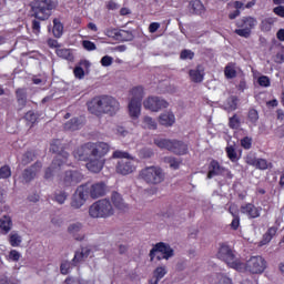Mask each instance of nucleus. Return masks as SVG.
<instances>
[{
    "mask_svg": "<svg viewBox=\"0 0 284 284\" xmlns=\"http://www.w3.org/2000/svg\"><path fill=\"white\" fill-rule=\"evenodd\" d=\"M84 119L83 118H73L69 122L65 123V130L77 131L83 126Z\"/></svg>",
    "mask_w": 284,
    "mask_h": 284,
    "instance_id": "nucleus-33",
    "label": "nucleus"
},
{
    "mask_svg": "<svg viewBox=\"0 0 284 284\" xmlns=\"http://www.w3.org/2000/svg\"><path fill=\"white\" fill-rule=\"evenodd\" d=\"M164 163H166L172 170H179L181 165V160L174 156H165L163 158Z\"/></svg>",
    "mask_w": 284,
    "mask_h": 284,
    "instance_id": "nucleus-39",
    "label": "nucleus"
},
{
    "mask_svg": "<svg viewBox=\"0 0 284 284\" xmlns=\"http://www.w3.org/2000/svg\"><path fill=\"white\" fill-rule=\"evenodd\" d=\"M174 256V250L172 246L164 242L156 243L150 251V260L154 261L156 257L159 261L162 258L170 260Z\"/></svg>",
    "mask_w": 284,
    "mask_h": 284,
    "instance_id": "nucleus-8",
    "label": "nucleus"
},
{
    "mask_svg": "<svg viewBox=\"0 0 284 284\" xmlns=\"http://www.w3.org/2000/svg\"><path fill=\"white\" fill-rule=\"evenodd\" d=\"M33 159H34L33 152L31 151L27 152L22 158L23 165H28V163H31V161H33Z\"/></svg>",
    "mask_w": 284,
    "mask_h": 284,
    "instance_id": "nucleus-54",
    "label": "nucleus"
},
{
    "mask_svg": "<svg viewBox=\"0 0 284 284\" xmlns=\"http://www.w3.org/2000/svg\"><path fill=\"white\" fill-rule=\"evenodd\" d=\"M114 62V58L109 55V54H105L103 55L101 59H100V64L103 67V68H109L113 64Z\"/></svg>",
    "mask_w": 284,
    "mask_h": 284,
    "instance_id": "nucleus-45",
    "label": "nucleus"
},
{
    "mask_svg": "<svg viewBox=\"0 0 284 284\" xmlns=\"http://www.w3.org/2000/svg\"><path fill=\"white\" fill-rule=\"evenodd\" d=\"M235 33L242 38H250L252 30L257 26V21L253 17H243L236 23Z\"/></svg>",
    "mask_w": 284,
    "mask_h": 284,
    "instance_id": "nucleus-9",
    "label": "nucleus"
},
{
    "mask_svg": "<svg viewBox=\"0 0 284 284\" xmlns=\"http://www.w3.org/2000/svg\"><path fill=\"white\" fill-rule=\"evenodd\" d=\"M82 186H87V195L91 196L92 200H98L100 197L105 196L108 191L106 184L104 182L82 184Z\"/></svg>",
    "mask_w": 284,
    "mask_h": 284,
    "instance_id": "nucleus-11",
    "label": "nucleus"
},
{
    "mask_svg": "<svg viewBox=\"0 0 284 284\" xmlns=\"http://www.w3.org/2000/svg\"><path fill=\"white\" fill-rule=\"evenodd\" d=\"M87 106L89 112L95 116H103V114L113 116L116 115L121 109L120 102L109 95L93 98L89 103H87Z\"/></svg>",
    "mask_w": 284,
    "mask_h": 284,
    "instance_id": "nucleus-1",
    "label": "nucleus"
},
{
    "mask_svg": "<svg viewBox=\"0 0 284 284\" xmlns=\"http://www.w3.org/2000/svg\"><path fill=\"white\" fill-rule=\"evenodd\" d=\"M13 227L12 217L10 215H3L0 217V234L7 235Z\"/></svg>",
    "mask_w": 284,
    "mask_h": 284,
    "instance_id": "nucleus-29",
    "label": "nucleus"
},
{
    "mask_svg": "<svg viewBox=\"0 0 284 284\" xmlns=\"http://www.w3.org/2000/svg\"><path fill=\"white\" fill-rule=\"evenodd\" d=\"M276 22L275 18H266L262 21L261 23V29L264 32H270L274 26V23Z\"/></svg>",
    "mask_w": 284,
    "mask_h": 284,
    "instance_id": "nucleus-40",
    "label": "nucleus"
},
{
    "mask_svg": "<svg viewBox=\"0 0 284 284\" xmlns=\"http://www.w3.org/2000/svg\"><path fill=\"white\" fill-rule=\"evenodd\" d=\"M68 200V194L64 191L55 192L54 194V201L59 203L60 205H63L64 202Z\"/></svg>",
    "mask_w": 284,
    "mask_h": 284,
    "instance_id": "nucleus-43",
    "label": "nucleus"
},
{
    "mask_svg": "<svg viewBox=\"0 0 284 284\" xmlns=\"http://www.w3.org/2000/svg\"><path fill=\"white\" fill-rule=\"evenodd\" d=\"M103 168H104V159H98V158L91 156L89 159V162H87V170H89V172H92L93 174H99V172H101Z\"/></svg>",
    "mask_w": 284,
    "mask_h": 284,
    "instance_id": "nucleus-17",
    "label": "nucleus"
},
{
    "mask_svg": "<svg viewBox=\"0 0 284 284\" xmlns=\"http://www.w3.org/2000/svg\"><path fill=\"white\" fill-rule=\"evenodd\" d=\"M240 125H241V121L236 114L230 119V126L232 129H239Z\"/></svg>",
    "mask_w": 284,
    "mask_h": 284,
    "instance_id": "nucleus-56",
    "label": "nucleus"
},
{
    "mask_svg": "<svg viewBox=\"0 0 284 284\" xmlns=\"http://www.w3.org/2000/svg\"><path fill=\"white\" fill-rule=\"evenodd\" d=\"M105 7L109 11H116L121 8V6L118 2H115L114 0H109L106 2Z\"/></svg>",
    "mask_w": 284,
    "mask_h": 284,
    "instance_id": "nucleus-52",
    "label": "nucleus"
},
{
    "mask_svg": "<svg viewBox=\"0 0 284 284\" xmlns=\"http://www.w3.org/2000/svg\"><path fill=\"white\" fill-rule=\"evenodd\" d=\"M91 150V158L103 159L110 152V145L105 142H89Z\"/></svg>",
    "mask_w": 284,
    "mask_h": 284,
    "instance_id": "nucleus-14",
    "label": "nucleus"
},
{
    "mask_svg": "<svg viewBox=\"0 0 284 284\" xmlns=\"http://www.w3.org/2000/svg\"><path fill=\"white\" fill-rule=\"evenodd\" d=\"M153 143L160 148V149H164V150H169L171 152H173L174 145H178L179 143H176L174 140H170V139H164V138H155L153 140Z\"/></svg>",
    "mask_w": 284,
    "mask_h": 284,
    "instance_id": "nucleus-27",
    "label": "nucleus"
},
{
    "mask_svg": "<svg viewBox=\"0 0 284 284\" xmlns=\"http://www.w3.org/2000/svg\"><path fill=\"white\" fill-rule=\"evenodd\" d=\"M241 144L244 149L248 150L252 146V139L246 136L241 141Z\"/></svg>",
    "mask_w": 284,
    "mask_h": 284,
    "instance_id": "nucleus-62",
    "label": "nucleus"
},
{
    "mask_svg": "<svg viewBox=\"0 0 284 284\" xmlns=\"http://www.w3.org/2000/svg\"><path fill=\"white\" fill-rule=\"evenodd\" d=\"M111 202L113 206L121 212H125L129 210V205L124 202L122 195L118 192L112 193Z\"/></svg>",
    "mask_w": 284,
    "mask_h": 284,
    "instance_id": "nucleus-23",
    "label": "nucleus"
},
{
    "mask_svg": "<svg viewBox=\"0 0 284 284\" xmlns=\"http://www.w3.org/2000/svg\"><path fill=\"white\" fill-rule=\"evenodd\" d=\"M209 284H233L231 277L224 273H213L207 278Z\"/></svg>",
    "mask_w": 284,
    "mask_h": 284,
    "instance_id": "nucleus-26",
    "label": "nucleus"
},
{
    "mask_svg": "<svg viewBox=\"0 0 284 284\" xmlns=\"http://www.w3.org/2000/svg\"><path fill=\"white\" fill-rule=\"evenodd\" d=\"M173 142L178 143L176 145H173L172 152L178 154V155H185L187 154V144L179 141V140H173Z\"/></svg>",
    "mask_w": 284,
    "mask_h": 284,
    "instance_id": "nucleus-34",
    "label": "nucleus"
},
{
    "mask_svg": "<svg viewBox=\"0 0 284 284\" xmlns=\"http://www.w3.org/2000/svg\"><path fill=\"white\" fill-rule=\"evenodd\" d=\"M143 106L152 112H159L162 109H168L170 103L161 98L151 97L143 102Z\"/></svg>",
    "mask_w": 284,
    "mask_h": 284,
    "instance_id": "nucleus-13",
    "label": "nucleus"
},
{
    "mask_svg": "<svg viewBox=\"0 0 284 284\" xmlns=\"http://www.w3.org/2000/svg\"><path fill=\"white\" fill-rule=\"evenodd\" d=\"M141 126L143 129H148V130H156L158 129V122L154 119H152L151 116H144L142 119Z\"/></svg>",
    "mask_w": 284,
    "mask_h": 284,
    "instance_id": "nucleus-35",
    "label": "nucleus"
},
{
    "mask_svg": "<svg viewBox=\"0 0 284 284\" xmlns=\"http://www.w3.org/2000/svg\"><path fill=\"white\" fill-rule=\"evenodd\" d=\"M41 168H42V164L40 162H37L31 168L24 170L22 174L23 183H30V181H33L34 176H37L38 172H40Z\"/></svg>",
    "mask_w": 284,
    "mask_h": 284,
    "instance_id": "nucleus-18",
    "label": "nucleus"
},
{
    "mask_svg": "<svg viewBox=\"0 0 284 284\" xmlns=\"http://www.w3.org/2000/svg\"><path fill=\"white\" fill-rule=\"evenodd\" d=\"M73 156L80 161H88L91 158L90 142L74 150Z\"/></svg>",
    "mask_w": 284,
    "mask_h": 284,
    "instance_id": "nucleus-21",
    "label": "nucleus"
},
{
    "mask_svg": "<svg viewBox=\"0 0 284 284\" xmlns=\"http://www.w3.org/2000/svg\"><path fill=\"white\" fill-rule=\"evenodd\" d=\"M236 108H237V99L235 97H231L225 104V109L229 112H232L236 110Z\"/></svg>",
    "mask_w": 284,
    "mask_h": 284,
    "instance_id": "nucleus-46",
    "label": "nucleus"
},
{
    "mask_svg": "<svg viewBox=\"0 0 284 284\" xmlns=\"http://www.w3.org/2000/svg\"><path fill=\"white\" fill-rule=\"evenodd\" d=\"M128 110L130 118H132L133 120H138L141 116L142 103L129 101Z\"/></svg>",
    "mask_w": 284,
    "mask_h": 284,
    "instance_id": "nucleus-28",
    "label": "nucleus"
},
{
    "mask_svg": "<svg viewBox=\"0 0 284 284\" xmlns=\"http://www.w3.org/2000/svg\"><path fill=\"white\" fill-rule=\"evenodd\" d=\"M72 268V264L70 261H63L61 264V273L63 275H68Z\"/></svg>",
    "mask_w": 284,
    "mask_h": 284,
    "instance_id": "nucleus-49",
    "label": "nucleus"
},
{
    "mask_svg": "<svg viewBox=\"0 0 284 284\" xmlns=\"http://www.w3.org/2000/svg\"><path fill=\"white\" fill-rule=\"evenodd\" d=\"M191 7L194 14L201 16L205 12V8L200 0H193Z\"/></svg>",
    "mask_w": 284,
    "mask_h": 284,
    "instance_id": "nucleus-38",
    "label": "nucleus"
},
{
    "mask_svg": "<svg viewBox=\"0 0 284 284\" xmlns=\"http://www.w3.org/2000/svg\"><path fill=\"white\" fill-rule=\"evenodd\" d=\"M166 274H168V266H158V267L153 271V276H154L158 281H161L162 278H164Z\"/></svg>",
    "mask_w": 284,
    "mask_h": 284,
    "instance_id": "nucleus-41",
    "label": "nucleus"
},
{
    "mask_svg": "<svg viewBox=\"0 0 284 284\" xmlns=\"http://www.w3.org/2000/svg\"><path fill=\"white\" fill-rule=\"evenodd\" d=\"M21 257L20 252H18L17 250H11L10 254H9V260L13 261V262H18Z\"/></svg>",
    "mask_w": 284,
    "mask_h": 284,
    "instance_id": "nucleus-59",
    "label": "nucleus"
},
{
    "mask_svg": "<svg viewBox=\"0 0 284 284\" xmlns=\"http://www.w3.org/2000/svg\"><path fill=\"white\" fill-rule=\"evenodd\" d=\"M73 74L78 79H83L84 78V71L81 67H75V69H73Z\"/></svg>",
    "mask_w": 284,
    "mask_h": 284,
    "instance_id": "nucleus-61",
    "label": "nucleus"
},
{
    "mask_svg": "<svg viewBox=\"0 0 284 284\" xmlns=\"http://www.w3.org/2000/svg\"><path fill=\"white\" fill-rule=\"evenodd\" d=\"M64 26L60 21V19H53V34L55 38L60 39L63 34Z\"/></svg>",
    "mask_w": 284,
    "mask_h": 284,
    "instance_id": "nucleus-36",
    "label": "nucleus"
},
{
    "mask_svg": "<svg viewBox=\"0 0 284 284\" xmlns=\"http://www.w3.org/2000/svg\"><path fill=\"white\" fill-rule=\"evenodd\" d=\"M83 175L79 171H67L63 178V182L65 186H74L81 183Z\"/></svg>",
    "mask_w": 284,
    "mask_h": 284,
    "instance_id": "nucleus-15",
    "label": "nucleus"
},
{
    "mask_svg": "<svg viewBox=\"0 0 284 284\" xmlns=\"http://www.w3.org/2000/svg\"><path fill=\"white\" fill-rule=\"evenodd\" d=\"M37 119H38L37 115L32 111H30L26 114V120L31 123H34L37 121Z\"/></svg>",
    "mask_w": 284,
    "mask_h": 284,
    "instance_id": "nucleus-64",
    "label": "nucleus"
},
{
    "mask_svg": "<svg viewBox=\"0 0 284 284\" xmlns=\"http://www.w3.org/2000/svg\"><path fill=\"white\" fill-rule=\"evenodd\" d=\"M16 97L18 104L21 106V109L24 108L27 104V91L23 89H18L16 91Z\"/></svg>",
    "mask_w": 284,
    "mask_h": 284,
    "instance_id": "nucleus-37",
    "label": "nucleus"
},
{
    "mask_svg": "<svg viewBox=\"0 0 284 284\" xmlns=\"http://www.w3.org/2000/svg\"><path fill=\"white\" fill-rule=\"evenodd\" d=\"M241 213L248 216V219H257L261 216V209L252 203H246L241 206Z\"/></svg>",
    "mask_w": 284,
    "mask_h": 284,
    "instance_id": "nucleus-19",
    "label": "nucleus"
},
{
    "mask_svg": "<svg viewBox=\"0 0 284 284\" xmlns=\"http://www.w3.org/2000/svg\"><path fill=\"white\" fill-rule=\"evenodd\" d=\"M159 123L163 126L170 128L176 123V116L172 111H165L159 115Z\"/></svg>",
    "mask_w": 284,
    "mask_h": 284,
    "instance_id": "nucleus-20",
    "label": "nucleus"
},
{
    "mask_svg": "<svg viewBox=\"0 0 284 284\" xmlns=\"http://www.w3.org/2000/svg\"><path fill=\"white\" fill-rule=\"evenodd\" d=\"M104 34L108 38H115L116 40L128 41L125 37L130 36V32L126 30H116V29L108 28L104 30Z\"/></svg>",
    "mask_w": 284,
    "mask_h": 284,
    "instance_id": "nucleus-25",
    "label": "nucleus"
},
{
    "mask_svg": "<svg viewBox=\"0 0 284 284\" xmlns=\"http://www.w3.org/2000/svg\"><path fill=\"white\" fill-rule=\"evenodd\" d=\"M273 13L280 18H284V6H277L273 8Z\"/></svg>",
    "mask_w": 284,
    "mask_h": 284,
    "instance_id": "nucleus-60",
    "label": "nucleus"
},
{
    "mask_svg": "<svg viewBox=\"0 0 284 284\" xmlns=\"http://www.w3.org/2000/svg\"><path fill=\"white\" fill-rule=\"evenodd\" d=\"M11 176V169L8 165L0 168V179H9Z\"/></svg>",
    "mask_w": 284,
    "mask_h": 284,
    "instance_id": "nucleus-50",
    "label": "nucleus"
},
{
    "mask_svg": "<svg viewBox=\"0 0 284 284\" xmlns=\"http://www.w3.org/2000/svg\"><path fill=\"white\" fill-rule=\"evenodd\" d=\"M50 151L58 154L54 158L51 166L47 169L44 179H51L53 174H57V172L61 170L62 165H71V163H69V153L63 151L61 140H53L51 142Z\"/></svg>",
    "mask_w": 284,
    "mask_h": 284,
    "instance_id": "nucleus-2",
    "label": "nucleus"
},
{
    "mask_svg": "<svg viewBox=\"0 0 284 284\" xmlns=\"http://www.w3.org/2000/svg\"><path fill=\"white\" fill-rule=\"evenodd\" d=\"M88 189L87 186L80 185L78 186V190H75V193H73V197L71 201V207L73 210H80L88 201Z\"/></svg>",
    "mask_w": 284,
    "mask_h": 284,
    "instance_id": "nucleus-12",
    "label": "nucleus"
},
{
    "mask_svg": "<svg viewBox=\"0 0 284 284\" xmlns=\"http://www.w3.org/2000/svg\"><path fill=\"white\" fill-rule=\"evenodd\" d=\"M189 75L191 81L195 83H201L204 79V68L199 64L196 69H191V71H189Z\"/></svg>",
    "mask_w": 284,
    "mask_h": 284,
    "instance_id": "nucleus-31",
    "label": "nucleus"
},
{
    "mask_svg": "<svg viewBox=\"0 0 284 284\" xmlns=\"http://www.w3.org/2000/svg\"><path fill=\"white\" fill-rule=\"evenodd\" d=\"M180 58L182 60H187V59L192 60V59H194V53L192 52V50L185 49V50L181 51Z\"/></svg>",
    "mask_w": 284,
    "mask_h": 284,
    "instance_id": "nucleus-51",
    "label": "nucleus"
},
{
    "mask_svg": "<svg viewBox=\"0 0 284 284\" xmlns=\"http://www.w3.org/2000/svg\"><path fill=\"white\" fill-rule=\"evenodd\" d=\"M258 84L268 88L271 85V80L267 75H261V78H258Z\"/></svg>",
    "mask_w": 284,
    "mask_h": 284,
    "instance_id": "nucleus-55",
    "label": "nucleus"
},
{
    "mask_svg": "<svg viewBox=\"0 0 284 284\" xmlns=\"http://www.w3.org/2000/svg\"><path fill=\"white\" fill-rule=\"evenodd\" d=\"M260 116H258V112L254 109L250 110L248 112V120L253 123L256 124V122L258 121Z\"/></svg>",
    "mask_w": 284,
    "mask_h": 284,
    "instance_id": "nucleus-53",
    "label": "nucleus"
},
{
    "mask_svg": "<svg viewBox=\"0 0 284 284\" xmlns=\"http://www.w3.org/2000/svg\"><path fill=\"white\" fill-rule=\"evenodd\" d=\"M143 97L144 89L142 87H136L130 91L129 100L142 103Z\"/></svg>",
    "mask_w": 284,
    "mask_h": 284,
    "instance_id": "nucleus-32",
    "label": "nucleus"
},
{
    "mask_svg": "<svg viewBox=\"0 0 284 284\" xmlns=\"http://www.w3.org/2000/svg\"><path fill=\"white\" fill-rule=\"evenodd\" d=\"M227 156L234 162L237 160V154L235 152V149L233 146L226 148Z\"/></svg>",
    "mask_w": 284,
    "mask_h": 284,
    "instance_id": "nucleus-57",
    "label": "nucleus"
},
{
    "mask_svg": "<svg viewBox=\"0 0 284 284\" xmlns=\"http://www.w3.org/2000/svg\"><path fill=\"white\" fill-rule=\"evenodd\" d=\"M224 73L227 79L235 78L236 77L235 64H227V67H225Z\"/></svg>",
    "mask_w": 284,
    "mask_h": 284,
    "instance_id": "nucleus-47",
    "label": "nucleus"
},
{
    "mask_svg": "<svg viewBox=\"0 0 284 284\" xmlns=\"http://www.w3.org/2000/svg\"><path fill=\"white\" fill-rule=\"evenodd\" d=\"M9 242L12 247H18V246H20L22 239L18 233L12 232V233H10Z\"/></svg>",
    "mask_w": 284,
    "mask_h": 284,
    "instance_id": "nucleus-42",
    "label": "nucleus"
},
{
    "mask_svg": "<svg viewBox=\"0 0 284 284\" xmlns=\"http://www.w3.org/2000/svg\"><path fill=\"white\" fill-rule=\"evenodd\" d=\"M244 265L245 270L243 272L247 271L252 274H262L266 270V261L260 255L252 256Z\"/></svg>",
    "mask_w": 284,
    "mask_h": 284,
    "instance_id": "nucleus-10",
    "label": "nucleus"
},
{
    "mask_svg": "<svg viewBox=\"0 0 284 284\" xmlns=\"http://www.w3.org/2000/svg\"><path fill=\"white\" fill-rule=\"evenodd\" d=\"M83 230V223L81 222H73L70 223L68 226V233L73 236V239L75 241H82L83 240V235L80 234L81 231Z\"/></svg>",
    "mask_w": 284,
    "mask_h": 284,
    "instance_id": "nucleus-22",
    "label": "nucleus"
},
{
    "mask_svg": "<svg viewBox=\"0 0 284 284\" xmlns=\"http://www.w3.org/2000/svg\"><path fill=\"white\" fill-rule=\"evenodd\" d=\"M58 6V0H34L31 2L32 16L40 21H47Z\"/></svg>",
    "mask_w": 284,
    "mask_h": 284,
    "instance_id": "nucleus-4",
    "label": "nucleus"
},
{
    "mask_svg": "<svg viewBox=\"0 0 284 284\" xmlns=\"http://www.w3.org/2000/svg\"><path fill=\"white\" fill-rule=\"evenodd\" d=\"M82 48H84L87 51H95L97 44L90 40H82Z\"/></svg>",
    "mask_w": 284,
    "mask_h": 284,
    "instance_id": "nucleus-48",
    "label": "nucleus"
},
{
    "mask_svg": "<svg viewBox=\"0 0 284 284\" xmlns=\"http://www.w3.org/2000/svg\"><path fill=\"white\" fill-rule=\"evenodd\" d=\"M138 179L146 185L158 186L166 179L165 171L159 165L145 166L139 171Z\"/></svg>",
    "mask_w": 284,
    "mask_h": 284,
    "instance_id": "nucleus-3",
    "label": "nucleus"
},
{
    "mask_svg": "<svg viewBox=\"0 0 284 284\" xmlns=\"http://www.w3.org/2000/svg\"><path fill=\"white\" fill-rule=\"evenodd\" d=\"M240 227V216L235 215V217H233V221L231 223V229L236 231Z\"/></svg>",
    "mask_w": 284,
    "mask_h": 284,
    "instance_id": "nucleus-63",
    "label": "nucleus"
},
{
    "mask_svg": "<svg viewBox=\"0 0 284 284\" xmlns=\"http://www.w3.org/2000/svg\"><path fill=\"white\" fill-rule=\"evenodd\" d=\"M115 134L119 135L120 138H125L130 134V132L128 130H125V128H123V126H118L115 129Z\"/></svg>",
    "mask_w": 284,
    "mask_h": 284,
    "instance_id": "nucleus-58",
    "label": "nucleus"
},
{
    "mask_svg": "<svg viewBox=\"0 0 284 284\" xmlns=\"http://www.w3.org/2000/svg\"><path fill=\"white\" fill-rule=\"evenodd\" d=\"M112 158L120 159L122 158L115 166L116 174H121L122 176H128L129 174H133L136 172V162L130 159L129 153L123 151H114L112 153Z\"/></svg>",
    "mask_w": 284,
    "mask_h": 284,
    "instance_id": "nucleus-6",
    "label": "nucleus"
},
{
    "mask_svg": "<svg viewBox=\"0 0 284 284\" xmlns=\"http://www.w3.org/2000/svg\"><path fill=\"white\" fill-rule=\"evenodd\" d=\"M217 258L225 262L229 267L243 272L245 270L244 262L235 255V252L226 244H221L219 248Z\"/></svg>",
    "mask_w": 284,
    "mask_h": 284,
    "instance_id": "nucleus-5",
    "label": "nucleus"
},
{
    "mask_svg": "<svg viewBox=\"0 0 284 284\" xmlns=\"http://www.w3.org/2000/svg\"><path fill=\"white\" fill-rule=\"evenodd\" d=\"M91 254V248L89 246H84L81 250L75 251V255H73V265H78L83 263Z\"/></svg>",
    "mask_w": 284,
    "mask_h": 284,
    "instance_id": "nucleus-24",
    "label": "nucleus"
},
{
    "mask_svg": "<svg viewBox=\"0 0 284 284\" xmlns=\"http://www.w3.org/2000/svg\"><path fill=\"white\" fill-rule=\"evenodd\" d=\"M247 165H252L256 170H268L272 168V163L265 159H257L255 156H247L246 158Z\"/></svg>",
    "mask_w": 284,
    "mask_h": 284,
    "instance_id": "nucleus-16",
    "label": "nucleus"
},
{
    "mask_svg": "<svg viewBox=\"0 0 284 284\" xmlns=\"http://www.w3.org/2000/svg\"><path fill=\"white\" fill-rule=\"evenodd\" d=\"M57 54H58V57H60L62 59H65V60H71L72 59V53H71L70 49H65V48L58 49Z\"/></svg>",
    "mask_w": 284,
    "mask_h": 284,
    "instance_id": "nucleus-44",
    "label": "nucleus"
},
{
    "mask_svg": "<svg viewBox=\"0 0 284 284\" xmlns=\"http://www.w3.org/2000/svg\"><path fill=\"white\" fill-rule=\"evenodd\" d=\"M224 168L219 164L217 161H211L209 165L207 179H213V176H222Z\"/></svg>",
    "mask_w": 284,
    "mask_h": 284,
    "instance_id": "nucleus-30",
    "label": "nucleus"
},
{
    "mask_svg": "<svg viewBox=\"0 0 284 284\" xmlns=\"http://www.w3.org/2000/svg\"><path fill=\"white\" fill-rule=\"evenodd\" d=\"M113 215L114 207L106 199L95 201L89 206V216H91V219H109Z\"/></svg>",
    "mask_w": 284,
    "mask_h": 284,
    "instance_id": "nucleus-7",
    "label": "nucleus"
}]
</instances>
